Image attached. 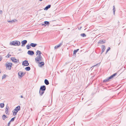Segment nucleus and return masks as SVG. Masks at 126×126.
<instances>
[{"label":"nucleus","mask_w":126,"mask_h":126,"mask_svg":"<svg viewBox=\"0 0 126 126\" xmlns=\"http://www.w3.org/2000/svg\"><path fill=\"white\" fill-rule=\"evenodd\" d=\"M12 64L10 63L7 62L5 64L6 68L7 69L10 70L12 66Z\"/></svg>","instance_id":"obj_1"},{"label":"nucleus","mask_w":126,"mask_h":126,"mask_svg":"<svg viewBox=\"0 0 126 126\" xmlns=\"http://www.w3.org/2000/svg\"><path fill=\"white\" fill-rule=\"evenodd\" d=\"M42 57L41 56H38L35 58V60L36 63H39L40 62L42 61Z\"/></svg>","instance_id":"obj_2"},{"label":"nucleus","mask_w":126,"mask_h":126,"mask_svg":"<svg viewBox=\"0 0 126 126\" xmlns=\"http://www.w3.org/2000/svg\"><path fill=\"white\" fill-rule=\"evenodd\" d=\"M25 74V73H24L23 72L19 71L18 73V77L19 79H20Z\"/></svg>","instance_id":"obj_3"},{"label":"nucleus","mask_w":126,"mask_h":126,"mask_svg":"<svg viewBox=\"0 0 126 126\" xmlns=\"http://www.w3.org/2000/svg\"><path fill=\"white\" fill-rule=\"evenodd\" d=\"M29 64L28 61L26 60L23 61L22 63V65L23 66H28Z\"/></svg>","instance_id":"obj_4"},{"label":"nucleus","mask_w":126,"mask_h":126,"mask_svg":"<svg viewBox=\"0 0 126 126\" xmlns=\"http://www.w3.org/2000/svg\"><path fill=\"white\" fill-rule=\"evenodd\" d=\"M27 41L26 40L22 41L21 42V44H22L21 46L22 47L24 46L25 44L27 43Z\"/></svg>","instance_id":"obj_5"},{"label":"nucleus","mask_w":126,"mask_h":126,"mask_svg":"<svg viewBox=\"0 0 126 126\" xmlns=\"http://www.w3.org/2000/svg\"><path fill=\"white\" fill-rule=\"evenodd\" d=\"M40 89L41 91H45L46 90V87L45 85L42 86H41Z\"/></svg>","instance_id":"obj_6"},{"label":"nucleus","mask_w":126,"mask_h":126,"mask_svg":"<svg viewBox=\"0 0 126 126\" xmlns=\"http://www.w3.org/2000/svg\"><path fill=\"white\" fill-rule=\"evenodd\" d=\"M27 53L29 55H33L34 54V52L33 51H32L31 50H29L28 52Z\"/></svg>","instance_id":"obj_7"},{"label":"nucleus","mask_w":126,"mask_h":126,"mask_svg":"<svg viewBox=\"0 0 126 126\" xmlns=\"http://www.w3.org/2000/svg\"><path fill=\"white\" fill-rule=\"evenodd\" d=\"M117 75V73H115L112 75L110 76V77H109V79H112L113 78H114L115 76Z\"/></svg>","instance_id":"obj_8"},{"label":"nucleus","mask_w":126,"mask_h":126,"mask_svg":"<svg viewBox=\"0 0 126 126\" xmlns=\"http://www.w3.org/2000/svg\"><path fill=\"white\" fill-rule=\"evenodd\" d=\"M39 63L38 65L39 67H42V66L44 65L45 63L44 62H41L39 63Z\"/></svg>","instance_id":"obj_9"},{"label":"nucleus","mask_w":126,"mask_h":126,"mask_svg":"<svg viewBox=\"0 0 126 126\" xmlns=\"http://www.w3.org/2000/svg\"><path fill=\"white\" fill-rule=\"evenodd\" d=\"M63 43V42L62 41L61 43H60L59 44H58V45L56 46L55 47H54L55 49H57L59 47H60L62 45Z\"/></svg>","instance_id":"obj_10"},{"label":"nucleus","mask_w":126,"mask_h":126,"mask_svg":"<svg viewBox=\"0 0 126 126\" xmlns=\"http://www.w3.org/2000/svg\"><path fill=\"white\" fill-rule=\"evenodd\" d=\"M51 6L50 5H48L47 6L44 8V10H47L49 8H50Z\"/></svg>","instance_id":"obj_11"},{"label":"nucleus","mask_w":126,"mask_h":126,"mask_svg":"<svg viewBox=\"0 0 126 126\" xmlns=\"http://www.w3.org/2000/svg\"><path fill=\"white\" fill-rule=\"evenodd\" d=\"M20 106H18L16 107V114L19 110H20Z\"/></svg>","instance_id":"obj_12"},{"label":"nucleus","mask_w":126,"mask_h":126,"mask_svg":"<svg viewBox=\"0 0 126 126\" xmlns=\"http://www.w3.org/2000/svg\"><path fill=\"white\" fill-rule=\"evenodd\" d=\"M44 92L45 91H41L40 89L39 91V94H40V96H42L44 93Z\"/></svg>","instance_id":"obj_13"},{"label":"nucleus","mask_w":126,"mask_h":126,"mask_svg":"<svg viewBox=\"0 0 126 126\" xmlns=\"http://www.w3.org/2000/svg\"><path fill=\"white\" fill-rule=\"evenodd\" d=\"M37 45V44L35 43H31L30 44V46L33 47H35Z\"/></svg>","instance_id":"obj_14"},{"label":"nucleus","mask_w":126,"mask_h":126,"mask_svg":"<svg viewBox=\"0 0 126 126\" xmlns=\"http://www.w3.org/2000/svg\"><path fill=\"white\" fill-rule=\"evenodd\" d=\"M105 43V41L102 40H100L98 43V44H103Z\"/></svg>","instance_id":"obj_15"},{"label":"nucleus","mask_w":126,"mask_h":126,"mask_svg":"<svg viewBox=\"0 0 126 126\" xmlns=\"http://www.w3.org/2000/svg\"><path fill=\"white\" fill-rule=\"evenodd\" d=\"M102 52L101 53H102L105 50V46L104 45L102 46Z\"/></svg>","instance_id":"obj_16"},{"label":"nucleus","mask_w":126,"mask_h":126,"mask_svg":"<svg viewBox=\"0 0 126 126\" xmlns=\"http://www.w3.org/2000/svg\"><path fill=\"white\" fill-rule=\"evenodd\" d=\"M44 82L47 85H48L49 84L48 81L46 79L45 80Z\"/></svg>","instance_id":"obj_17"},{"label":"nucleus","mask_w":126,"mask_h":126,"mask_svg":"<svg viewBox=\"0 0 126 126\" xmlns=\"http://www.w3.org/2000/svg\"><path fill=\"white\" fill-rule=\"evenodd\" d=\"M25 70L27 71H29L31 69L30 67L29 66H28L25 68Z\"/></svg>","instance_id":"obj_18"},{"label":"nucleus","mask_w":126,"mask_h":126,"mask_svg":"<svg viewBox=\"0 0 126 126\" xmlns=\"http://www.w3.org/2000/svg\"><path fill=\"white\" fill-rule=\"evenodd\" d=\"M44 23H45V24L46 25V26L47 25L48 26L49 25V22L48 21H45Z\"/></svg>","instance_id":"obj_19"},{"label":"nucleus","mask_w":126,"mask_h":126,"mask_svg":"<svg viewBox=\"0 0 126 126\" xmlns=\"http://www.w3.org/2000/svg\"><path fill=\"white\" fill-rule=\"evenodd\" d=\"M36 55H37V54H38V53L39 54V55L38 56H41V54L42 53L41 52L38 50L37 51V52H36Z\"/></svg>","instance_id":"obj_20"},{"label":"nucleus","mask_w":126,"mask_h":126,"mask_svg":"<svg viewBox=\"0 0 126 126\" xmlns=\"http://www.w3.org/2000/svg\"><path fill=\"white\" fill-rule=\"evenodd\" d=\"M10 44L11 45L15 46L16 45V42L13 41L10 43Z\"/></svg>","instance_id":"obj_21"},{"label":"nucleus","mask_w":126,"mask_h":126,"mask_svg":"<svg viewBox=\"0 0 126 126\" xmlns=\"http://www.w3.org/2000/svg\"><path fill=\"white\" fill-rule=\"evenodd\" d=\"M79 50V49H77L74 50L73 52V55H75L76 53Z\"/></svg>","instance_id":"obj_22"},{"label":"nucleus","mask_w":126,"mask_h":126,"mask_svg":"<svg viewBox=\"0 0 126 126\" xmlns=\"http://www.w3.org/2000/svg\"><path fill=\"white\" fill-rule=\"evenodd\" d=\"M110 80V79H109V77H108L107 78V79H105L103 81V82H106L109 81Z\"/></svg>","instance_id":"obj_23"},{"label":"nucleus","mask_w":126,"mask_h":126,"mask_svg":"<svg viewBox=\"0 0 126 126\" xmlns=\"http://www.w3.org/2000/svg\"><path fill=\"white\" fill-rule=\"evenodd\" d=\"M20 43L19 41H16V45L19 46L20 45Z\"/></svg>","instance_id":"obj_24"},{"label":"nucleus","mask_w":126,"mask_h":126,"mask_svg":"<svg viewBox=\"0 0 126 126\" xmlns=\"http://www.w3.org/2000/svg\"><path fill=\"white\" fill-rule=\"evenodd\" d=\"M11 60L13 62H16V59L15 58L12 57L11 58Z\"/></svg>","instance_id":"obj_25"},{"label":"nucleus","mask_w":126,"mask_h":126,"mask_svg":"<svg viewBox=\"0 0 126 126\" xmlns=\"http://www.w3.org/2000/svg\"><path fill=\"white\" fill-rule=\"evenodd\" d=\"M80 35L83 37H84L86 36V35L84 33L81 34H80Z\"/></svg>","instance_id":"obj_26"},{"label":"nucleus","mask_w":126,"mask_h":126,"mask_svg":"<svg viewBox=\"0 0 126 126\" xmlns=\"http://www.w3.org/2000/svg\"><path fill=\"white\" fill-rule=\"evenodd\" d=\"M4 104L3 103H0V107L2 108L4 107Z\"/></svg>","instance_id":"obj_27"},{"label":"nucleus","mask_w":126,"mask_h":126,"mask_svg":"<svg viewBox=\"0 0 126 126\" xmlns=\"http://www.w3.org/2000/svg\"><path fill=\"white\" fill-rule=\"evenodd\" d=\"M31 46L30 45H28L26 46V47L27 49H29L31 48Z\"/></svg>","instance_id":"obj_28"},{"label":"nucleus","mask_w":126,"mask_h":126,"mask_svg":"<svg viewBox=\"0 0 126 126\" xmlns=\"http://www.w3.org/2000/svg\"><path fill=\"white\" fill-rule=\"evenodd\" d=\"M16 109H15L14 110H13V115H16V112H15V110Z\"/></svg>","instance_id":"obj_29"},{"label":"nucleus","mask_w":126,"mask_h":126,"mask_svg":"<svg viewBox=\"0 0 126 126\" xmlns=\"http://www.w3.org/2000/svg\"><path fill=\"white\" fill-rule=\"evenodd\" d=\"M113 12L114 14H115V6H113Z\"/></svg>","instance_id":"obj_30"},{"label":"nucleus","mask_w":126,"mask_h":126,"mask_svg":"<svg viewBox=\"0 0 126 126\" xmlns=\"http://www.w3.org/2000/svg\"><path fill=\"white\" fill-rule=\"evenodd\" d=\"M6 117V116L4 115L2 116V118L4 120Z\"/></svg>","instance_id":"obj_31"},{"label":"nucleus","mask_w":126,"mask_h":126,"mask_svg":"<svg viewBox=\"0 0 126 126\" xmlns=\"http://www.w3.org/2000/svg\"><path fill=\"white\" fill-rule=\"evenodd\" d=\"M110 47H108V49H107V50L106 52V53H107V52L108 51L110 50Z\"/></svg>","instance_id":"obj_32"},{"label":"nucleus","mask_w":126,"mask_h":126,"mask_svg":"<svg viewBox=\"0 0 126 126\" xmlns=\"http://www.w3.org/2000/svg\"><path fill=\"white\" fill-rule=\"evenodd\" d=\"M15 117H14L13 118H12L11 120H10V122H12V121H13L15 119Z\"/></svg>","instance_id":"obj_33"},{"label":"nucleus","mask_w":126,"mask_h":126,"mask_svg":"<svg viewBox=\"0 0 126 126\" xmlns=\"http://www.w3.org/2000/svg\"><path fill=\"white\" fill-rule=\"evenodd\" d=\"M6 76V75H4L3 76H2V79L5 78Z\"/></svg>","instance_id":"obj_34"},{"label":"nucleus","mask_w":126,"mask_h":126,"mask_svg":"<svg viewBox=\"0 0 126 126\" xmlns=\"http://www.w3.org/2000/svg\"><path fill=\"white\" fill-rule=\"evenodd\" d=\"M42 25L43 26H44L45 27L46 26V25L45 24V23H44V24H42Z\"/></svg>","instance_id":"obj_35"},{"label":"nucleus","mask_w":126,"mask_h":126,"mask_svg":"<svg viewBox=\"0 0 126 126\" xmlns=\"http://www.w3.org/2000/svg\"><path fill=\"white\" fill-rule=\"evenodd\" d=\"M8 111L7 110H7L5 111V112L6 114H7L8 113Z\"/></svg>","instance_id":"obj_36"},{"label":"nucleus","mask_w":126,"mask_h":126,"mask_svg":"<svg viewBox=\"0 0 126 126\" xmlns=\"http://www.w3.org/2000/svg\"><path fill=\"white\" fill-rule=\"evenodd\" d=\"M2 57H0V62L2 60Z\"/></svg>","instance_id":"obj_37"},{"label":"nucleus","mask_w":126,"mask_h":126,"mask_svg":"<svg viewBox=\"0 0 126 126\" xmlns=\"http://www.w3.org/2000/svg\"><path fill=\"white\" fill-rule=\"evenodd\" d=\"M10 122H10V121L9 122V123H8V126H9L10 125Z\"/></svg>","instance_id":"obj_38"},{"label":"nucleus","mask_w":126,"mask_h":126,"mask_svg":"<svg viewBox=\"0 0 126 126\" xmlns=\"http://www.w3.org/2000/svg\"><path fill=\"white\" fill-rule=\"evenodd\" d=\"M100 63H98V64H96L95 65H94V66H95L96 65H100Z\"/></svg>","instance_id":"obj_39"},{"label":"nucleus","mask_w":126,"mask_h":126,"mask_svg":"<svg viewBox=\"0 0 126 126\" xmlns=\"http://www.w3.org/2000/svg\"><path fill=\"white\" fill-rule=\"evenodd\" d=\"M19 62V60L16 59V63H18Z\"/></svg>","instance_id":"obj_40"},{"label":"nucleus","mask_w":126,"mask_h":126,"mask_svg":"<svg viewBox=\"0 0 126 126\" xmlns=\"http://www.w3.org/2000/svg\"><path fill=\"white\" fill-rule=\"evenodd\" d=\"M20 97H21V98H22L23 97V96L22 95H21L20 96Z\"/></svg>","instance_id":"obj_41"},{"label":"nucleus","mask_w":126,"mask_h":126,"mask_svg":"<svg viewBox=\"0 0 126 126\" xmlns=\"http://www.w3.org/2000/svg\"><path fill=\"white\" fill-rule=\"evenodd\" d=\"M21 50V49H20H20H19V51H20V50Z\"/></svg>","instance_id":"obj_42"},{"label":"nucleus","mask_w":126,"mask_h":126,"mask_svg":"<svg viewBox=\"0 0 126 126\" xmlns=\"http://www.w3.org/2000/svg\"><path fill=\"white\" fill-rule=\"evenodd\" d=\"M8 22H10V21H9Z\"/></svg>","instance_id":"obj_43"},{"label":"nucleus","mask_w":126,"mask_h":126,"mask_svg":"<svg viewBox=\"0 0 126 126\" xmlns=\"http://www.w3.org/2000/svg\"><path fill=\"white\" fill-rule=\"evenodd\" d=\"M120 43H119V44H120Z\"/></svg>","instance_id":"obj_44"}]
</instances>
